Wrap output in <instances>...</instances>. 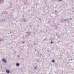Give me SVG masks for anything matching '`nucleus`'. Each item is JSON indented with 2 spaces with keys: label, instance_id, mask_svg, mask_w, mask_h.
I'll return each mask as SVG.
<instances>
[{
  "label": "nucleus",
  "instance_id": "1",
  "mask_svg": "<svg viewBox=\"0 0 74 74\" xmlns=\"http://www.w3.org/2000/svg\"><path fill=\"white\" fill-rule=\"evenodd\" d=\"M2 61L3 62H4L5 63H7V61H6V60L4 59L3 58L2 59Z\"/></svg>",
  "mask_w": 74,
  "mask_h": 74
},
{
  "label": "nucleus",
  "instance_id": "2",
  "mask_svg": "<svg viewBox=\"0 0 74 74\" xmlns=\"http://www.w3.org/2000/svg\"><path fill=\"white\" fill-rule=\"evenodd\" d=\"M6 72L7 73H10V71L9 70H7Z\"/></svg>",
  "mask_w": 74,
  "mask_h": 74
},
{
  "label": "nucleus",
  "instance_id": "3",
  "mask_svg": "<svg viewBox=\"0 0 74 74\" xmlns=\"http://www.w3.org/2000/svg\"><path fill=\"white\" fill-rule=\"evenodd\" d=\"M16 65L17 66H19V64L18 63H17Z\"/></svg>",
  "mask_w": 74,
  "mask_h": 74
},
{
  "label": "nucleus",
  "instance_id": "4",
  "mask_svg": "<svg viewBox=\"0 0 74 74\" xmlns=\"http://www.w3.org/2000/svg\"><path fill=\"white\" fill-rule=\"evenodd\" d=\"M52 62H53V63H54V62H55V60H53L52 61Z\"/></svg>",
  "mask_w": 74,
  "mask_h": 74
},
{
  "label": "nucleus",
  "instance_id": "5",
  "mask_svg": "<svg viewBox=\"0 0 74 74\" xmlns=\"http://www.w3.org/2000/svg\"><path fill=\"white\" fill-rule=\"evenodd\" d=\"M53 43V42H51V44H52V43Z\"/></svg>",
  "mask_w": 74,
  "mask_h": 74
},
{
  "label": "nucleus",
  "instance_id": "6",
  "mask_svg": "<svg viewBox=\"0 0 74 74\" xmlns=\"http://www.w3.org/2000/svg\"><path fill=\"white\" fill-rule=\"evenodd\" d=\"M36 68H37V67H35V68H34V69H36Z\"/></svg>",
  "mask_w": 74,
  "mask_h": 74
},
{
  "label": "nucleus",
  "instance_id": "7",
  "mask_svg": "<svg viewBox=\"0 0 74 74\" xmlns=\"http://www.w3.org/2000/svg\"><path fill=\"white\" fill-rule=\"evenodd\" d=\"M62 0H59V1H62Z\"/></svg>",
  "mask_w": 74,
  "mask_h": 74
},
{
  "label": "nucleus",
  "instance_id": "8",
  "mask_svg": "<svg viewBox=\"0 0 74 74\" xmlns=\"http://www.w3.org/2000/svg\"><path fill=\"white\" fill-rule=\"evenodd\" d=\"M24 43H25V42H23V44Z\"/></svg>",
  "mask_w": 74,
  "mask_h": 74
},
{
  "label": "nucleus",
  "instance_id": "9",
  "mask_svg": "<svg viewBox=\"0 0 74 74\" xmlns=\"http://www.w3.org/2000/svg\"><path fill=\"white\" fill-rule=\"evenodd\" d=\"M55 11L56 12L57 11H56V10H55Z\"/></svg>",
  "mask_w": 74,
  "mask_h": 74
}]
</instances>
